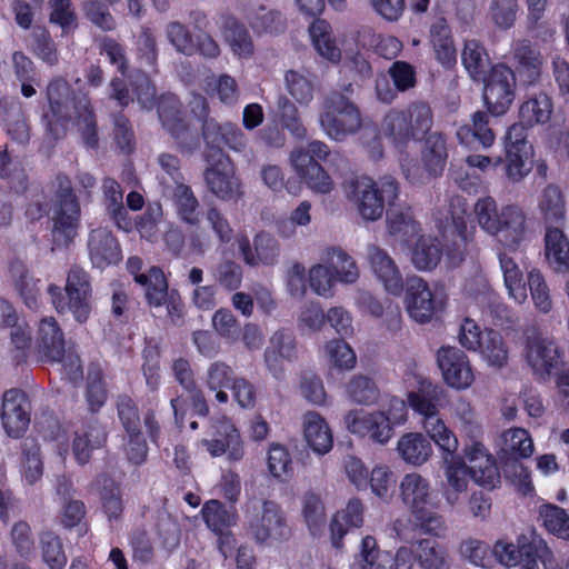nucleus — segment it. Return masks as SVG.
<instances>
[{
  "label": "nucleus",
  "instance_id": "1",
  "mask_svg": "<svg viewBox=\"0 0 569 569\" xmlns=\"http://www.w3.org/2000/svg\"><path fill=\"white\" fill-rule=\"evenodd\" d=\"M49 111L44 118L48 130L59 138L70 126H77L87 144L96 143V121L86 97L76 101L70 96V88L63 79H56L47 89Z\"/></svg>",
  "mask_w": 569,
  "mask_h": 569
},
{
  "label": "nucleus",
  "instance_id": "2",
  "mask_svg": "<svg viewBox=\"0 0 569 569\" xmlns=\"http://www.w3.org/2000/svg\"><path fill=\"white\" fill-rule=\"evenodd\" d=\"M408 406L420 417L426 437L435 443L442 457L456 455L459 441L439 413L438 387L426 378L418 379L417 390L407 393Z\"/></svg>",
  "mask_w": 569,
  "mask_h": 569
},
{
  "label": "nucleus",
  "instance_id": "3",
  "mask_svg": "<svg viewBox=\"0 0 569 569\" xmlns=\"http://www.w3.org/2000/svg\"><path fill=\"white\" fill-rule=\"evenodd\" d=\"M407 402L397 397L377 410L352 409L345 416L346 428L353 435L368 438L375 443L386 445L398 427L408 421Z\"/></svg>",
  "mask_w": 569,
  "mask_h": 569
},
{
  "label": "nucleus",
  "instance_id": "4",
  "mask_svg": "<svg viewBox=\"0 0 569 569\" xmlns=\"http://www.w3.org/2000/svg\"><path fill=\"white\" fill-rule=\"evenodd\" d=\"M432 127V112L428 104L415 102L403 110H391L381 122V134L388 138L400 153L399 162L407 179L413 181L407 167L405 148L410 141L420 140Z\"/></svg>",
  "mask_w": 569,
  "mask_h": 569
},
{
  "label": "nucleus",
  "instance_id": "5",
  "mask_svg": "<svg viewBox=\"0 0 569 569\" xmlns=\"http://www.w3.org/2000/svg\"><path fill=\"white\" fill-rule=\"evenodd\" d=\"M472 212L478 226L505 247L516 249L523 241L527 219L518 204L498 208L492 197H482L475 203Z\"/></svg>",
  "mask_w": 569,
  "mask_h": 569
},
{
  "label": "nucleus",
  "instance_id": "6",
  "mask_svg": "<svg viewBox=\"0 0 569 569\" xmlns=\"http://www.w3.org/2000/svg\"><path fill=\"white\" fill-rule=\"evenodd\" d=\"M399 489L403 505L421 529L426 533L438 535L443 529V520L435 511L438 501L430 481L419 472H409L402 477Z\"/></svg>",
  "mask_w": 569,
  "mask_h": 569
},
{
  "label": "nucleus",
  "instance_id": "7",
  "mask_svg": "<svg viewBox=\"0 0 569 569\" xmlns=\"http://www.w3.org/2000/svg\"><path fill=\"white\" fill-rule=\"evenodd\" d=\"M500 267L509 299L518 305L525 303L528 299V286L531 300L539 312L548 313L552 309L549 287L539 270H530L527 274V282H523L519 266L505 253L500 254Z\"/></svg>",
  "mask_w": 569,
  "mask_h": 569
},
{
  "label": "nucleus",
  "instance_id": "8",
  "mask_svg": "<svg viewBox=\"0 0 569 569\" xmlns=\"http://www.w3.org/2000/svg\"><path fill=\"white\" fill-rule=\"evenodd\" d=\"M347 194L365 220L376 221L382 217L385 204H391L398 198L399 186L390 176L379 181L363 176L350 182Z\"/></svg>",
  "mask_w": 569,
  "mask_h": 569
},
{
  "label": "nucleus",
  "instance_id": "9",
  "mask_svg": "<svg viewBox=\"0 0 569 569\" xmlns=\"http://www.w3.org/2000/svg\"><path fill=\"white\" fill-rule=\"evenodd\" d=\"M319 123L330 139L341 141L361 127V116L352 101L333 92L322 102Z\"/></svg>",
  "mask_w": 569,
  "mask_h": 569
},
{
  "label": "nucleus",
  "instance_id": "10",
  "mask_svg": "<svg viewBox=\"0 0 569 569\" xmlns=\"http://www.w3.org/2000/svg\"><path fill=\"white\" fill-rule=\"evenodd\" d=\"M521 355L539 379H547L561 362L555 340L535 326L523 331Z\"/></svg>",
  "mask_w": 569,
  "mask_h": 569
},
{
  "label": "nucleus",
  "instance_id": "11",
  "mask_svg": "<svg viewBox=\"0 0 569 569\" xmlns=\"http://www.w3.org/2000/svg\"><path fill=\"white\" fill-rule=\"evenodd\" d=\"M64 291L67 300L61 296L58 286L52 284L48 289L56 310L58 312L69 310L79 322L86 321L91 310V287L87 272L78 267L71 268L67 276Z\"/></svg>",
  "mask_w": 569,
  "mask_h": 569
},
{
  "label": "nucleus",
  "instance_id": "12",
  "mask_svg": "<svg viewBox=\"0 0 569 569\" xmlns=\"http://www.w3.org/2000/svg\"><path fill=\"white\" fill-rule=\"evenodd\" d=\"M248 533L258 543L273 546L288 540L291 529L281 507L264 501L260 510L248 517Z\"/></svg>",
  "mask_w": 569,
  "mask_h": 569
},
{
  "label": "nucleus",
  "instance_id": "13",
  "mask_svg": "<svg viewBox=\"0 0 569 569\" xmlns=\"http://www.w3.org/2000/svg\"><path fill=\"white\" fill-rule=\"evenodd\" d=\"M405 308L409 317L418 323H427L445 307V299L432 291L428 282L418 276L406 281Z\"/></svg>",
  "mask_w": 569,
  "mask_h": 569
},
{
  "label": "nucleus",
  "instance_id": "14",
  "mask_svg": "<svg viewBox=\"0 0 569 569\" xmlns=\"http://www.w3.org/2000/svg\"><path fill=\"white\" fill-rule=\"evenodd\" d=\"M467 201L463 197L455 196L448 201L446 211L440 212L438 218L441 228L445 230L452 227L453 231L460 238L452 248L446 251V259L450 267L459 266L467 253L468 241L472 239L473 229L469 230L466 222Z\"/></svg>",
  "mask_w": 569,
  "mask_h": 569
},
{
  "label": "nucleus",
  "instance_id": "15",
  "mask_svg": "<svg viewBox=\"0 0 569 569\" xmlns=\"http://www.w3.org/2000/svg\"><path fill=\"white\" fill-rule=\"evenodd\" d=\"M209 167L204 179L209 190L224 201H237L242 196L241 182L234 174L231 159L217 151L208 157Z\"/></svg>",
  "mask_w": 569,
  "mask_h": 569
},
{
  "label": "nucleus",
  "instance_id": "16",
  "mask_svg": "<svg viewBox=\"0 0 569 569\" xmlns=\"http://www.w3.org/2000/svg\"><path fill=\"white\" fill-rule=\"evenodd\" d=\"M481 80L485 81L483 99L489 112L493 116L506 113L515 99L516 77L512 70L498 64Z\"/></svg>",
  "mask_w": 569,
  "mask_h": 569
},
{
  "label": "nucleus",
  "instance_id": "17",
  "mask_svg": "<svg viewBox=\"0 0 569 569\" xmlns=\"http://www.w3.org/2000/svg\"><path fill=\"white\" fill-rule=\"evenodd\" d=\"M200 446L211 457L226 455L232 462L240 461L246 452L239 429L228 418L216 421L211 427L210 437L202 439Z\"/></svg>",
  "mask_w": 569,
  "mask_h": 569
},
{
  "label": "nucleus",
  "instance_id": "18",
  "mask_svg": "<svg viewBox=\"0 0 569 569\" xmlns=\"http://www.w3.org/2000/svg\"><path fill=\"white\" fill-rule=\"evenodd\" d=\"M437 362L445 383L455 390H466L476 380L469 357L459 348H440L437 352Z\"/></svg>",
  "mask_w": 569,
  "mask_h": 569
},
{
  "label": "nucleus",
  "instance_id": "19",
  "mask_svg": "<svg viewBox=\"0 0 569 569\" xmlns=\"http://www.w3.org/2000/svg\"><path fill=\"white\" fill-rule=\"evenodd\" d=\"M158 113L163 128L182 151H191L198 146V134L181 117L180 103L174 94L161 96L158 103Z\"/></svg>",
  "mask_w": 569,
  "mask_h": 569
},
{
  "label": "nucleus",
  "instance_id": "20",
  "mask_svg": "<svg viewBox=\"0 0 569 569\" xmlns=\"http://www.w3.org/2000/svg\"><path fill=\"white\" fill-rule=\"evenodd\" d=\"M470 478L482 487L493 488L500 479L496 460L479 440L471 438L462 449Z\"/></svg>",
  "mask_w": 569,
  "mask_h": 569
},
{
  "label": "nucleus",
  "instance_id": "21",
  "mask_svg": "<svg viewBox=\"0 0 569 569\" xmlns=\"http://www.w3.org/2000/svg\"><path fill=\"white\" fill-rule=\"evenodd\" d=\"M496 559L506 567H516L523 556L537 555L546 563L547 556H553L545 541L532 533L518 536L517 543L498 540L492 549Z\"/></svg>",
  "mask_w": 569,
  "mask_h": 569
},
{
  "label": "nucleus",
  "instance_id": "22",
  "mask_svg": "<svg viewBox=\"0 0 569 569\" xmlns=\"http://www.w3.org/2000/svg\"><path fill=\"white\" fill-rule=\"evenodd\" d=\"M52 219L54 243L59 247L68 246L77 234L79 222V206L69 188L59 194Z\"/></svg>",
  "mask_w": 569,
  "mask_h": 569
},
{
  "label": "nucleus",
  "instance_id": "23",
  "mask_svg": "<svg viewBox=\"0 0 569 569\" xmlns=\"http://www.w3.org/2000/svg\"><path fill=\"white\" fill-rule=\"evenodd\" d=\"M201 513L207 527L219 535V549L227 558L233 542L228 530L237 523L238 519L236 509L233 507L226 508L219 500L212 499L203 505Z\"/></svg>",
  "mask_w": 569,
  "mask_h": 569
},
{
  "label": "nucleus",
  "instance_id": "24",
  "mask_svg": "<svg viewBox=\"0 0 569 569\" xmlns=\"http://www.w3.org/2000/svg\"><path fill=\"white\" fill-rule=\"evenodd\" d=\"M143 262L139 257H130L127 261V269L134 281L144 288L146 298L149 305L162 306L167 299L168 282L163 271L158 267H150L142 270Z\"/></svg>",
  "mask_w": 569,
  "mask_h": 569
},
{
  "label": "nucleus",
  "instance_id": "25",
  "mask_svg": "<svg viewBox=\"0 0 569 569\" xmlns=\"http://www.w3.org/2000/svg\"><path fill=\"white\" fill-rule=\"evenodd\" d=\"M370 269L386 292L399 297L403 292L402 273L396 261L383 249L372 246L368 250Z\"/></svg>",
  "mask_w": 569,
  "mask_h": 569
},
{
  "label": "nucleus",
  "instance_id": "26",
  "mask_svg": "<svg viewBox=\"0 0 569 569\" xmlns=\"http://www.w3.org/2000/svg\"><path fill=\"white\" fill-rule=\"evenodd\" d=\"M2 425L11 437H20L30 423V402L22 391L12 389L4 393Z\"/></svg>",
  "mask_w": 569,
  "mask_h": 569
},
{
  "label": "nucleus",
  "instance_id": "27",
  "mask_svg": "<svg viewBox=\"0 0 569 569\" xmlns=\"http://www.w3.org/2000/svg\"><path fill=\"white\" fill-rule=\"evenodd\" d=\"M442 468L446 479L442 488L443 498L450 506H456L468 491L470 472L465 459L457 455L442 457Z\"/></svg>",
  "mask_w": 569,
  "mask_h": 569
},
{
  "label": "nucleus",
  "instance_id": "28",
  "mask_svg": "<svg viewBox=\"0 0 569 569\" xmlns=\"http://www.w3.org/2000/svg\"><path fill=\"white\" fill-rule=\"evenodd\" d=\"M296 357V346L292 336L286 331H276L264 351V361L276 379L284 376L286 363Z\"/></svg>",
  "mask_w": 569,
  "mask_h": 569
},
{
  "label": "nucleus",
  "instance_id": "29",
  "mask_svg": "<svg viewBox=\"0 0 569 569\" xmlns=\"http://www.w3.org/2000/svg\"><path fill=\"white\" fill-rule=\"evenodd\" d=\"M396 452L407 465L421 467L433 456V446L421 432L410 431L402 433L397 440Z\"/></svg>",
  "mask_w": 569,
  "mask_h": 569
},
{
  "label": "nucleus",
  "instance_id": "30",
  "mask_svg": "<svg viewBox=\"0 0 569 569\" xmlns=\"http://www.w3.org/2000/svg\"><path fill=\"white\" fill-rule=\"evenodd\" d=\"M88 249L91 262L97 268L104 269L121 260V250L117 239L104 228L91 231Z\"/></svg>",
  "mask_w": 569,
  "mask_h": 569
},
{
  "label": "nucleus",
  "instance_id": "31",
  "mask_svg": "<svg viewBox=\"0 0 569 569\" xmlns=\"http://www.w3.org/2000/svg\"><path fill=\"white\" fill-rule=\"evenodd\" d=\"M34 346L46 360L61 359L64 351V337L53 317H44L38 323Z\"/></svg>",
  "mask_w": 569,
  "mask_h": 569
},
{
  "label": "nucleus",
  "instance_id": "32",
  "mask_svg": "<svg viewBox=\"0 0 569 569\" xmlns=\"http://www.w3.org/2000/svg\"><path fill=\"white\" fill-rule=\"evenodd\" d=\"M238 246L243 260L250 266H272L279 257L278 241L264 232L256 236L253 248H251L247 238L239 239Z\"/></svg>",
  "mask_w": 569,
  "mask_h": 569
},
{
  "label": "nucleus",
  "instance_id": "33",
  "mask_svg": "<svg viewBox=\"0 0 569 569\" xmlns=\"http://www.w3.org/2000/svg\"><path fill=\"white\" fill-rule=\"evenodd\" d=\"M202 131L206 142L213 147L224 143L236 152H242L247 147V137L237 124H219L213 119H204Z\"/></svg>",
  "mask_w": 569,
  "mask_h": 569
},
{
  "label": "nucleus",
  "instance_id": "34",
  "mask_svg": "<svg viewBox=\"0 0 569 569\" xmlns=\"http://www.w3.org/2000/svg\"><path fill=\"white\" fill-rule=\"evenodd\" d=\"M365 506L359 498H352L347 506L337 511L330 523L331 540L335 547H341L343 537L350 529L362 527Z\"/></svg>",
  "mask_w": 569,
  "mask_h": 569
},
{
  "label": "nucleus",
  "instance_id": "35",
  "mask_svg": "<svg viewBox=\"0 0 569 569\" xmlns=\"http://www.w3.org/2000/svg\"><path fill=\"white\" fill-rule=\"evenodd\" d=\"M303 437L308 446L318 455L328 453L333 447V436L328 422L315 411L307 412L302 421Z\"/></svg>",
  "mask_w": 569,
  "mask_h": 569
},
{
  "label": "nucleus",
  "instance_id": "36",
  "mask_svg": "<svg viewBox=\"0 0 569 569\" xmlns=\"http://www.w3.org/2000/svg\"><path fill=\"white\" fill-rule=\"evenodd\" d=\"M458 141L467 147L477 142L482 149L490 148L496 140V134L489 127V118L485 112L473 113L471 124H465L457 130Z\"/></svg>",
  "mask_w": 569,
  "mask_h": 569
},
{
  "label": "nucleus",
  "instance_id": "37",
  "mask_svg": "<svg viewBox=\"0 0 569 569\" xmlns=\"http://www.w3.org/2000/svg\"><path fill=\"white\" fill-rule=\"evenodd\" d=\"M537 207L546 223L560 224L566 219V199L558 186H547L538 197Z\"/></svg>",
  "mask_w": 569,
  "mask_h": 569
},
{
  "label": "nucleus",
  "instance_id": "38",
  "mask_svg": "<svg viewBox=\"0 0 569 569\" xmlns=\"http://www.w3.org/2000/svg\"><path fill=\"white\" fill-rule=\"evenodd\" d=\"M329 156L328 146L321 141H312L305 147H298L290 153V164L296 174L301 179L309 173L312 167H319V160Z\"/></svg>",
  "mask_w": 569,
  "mask_h": 569
},
{
  "label": "nucleus",
  "instance_id": "39",
  "mask_svg": "<svg viewBox=\"0 0 569 569\" xmlns=\"http://www.w3.org/2000/svg\"><path fill=\"white\" fill-rule=\"evenodd\" d=\"M546 257L559 272L569 269V240L559 228H548L545 237Z\"/></svg>",
  "mask_w": 569,
  "mask_h": 569
},
{
  "label": "nucleus",
  "instance_id": "40",
  "mask_svg": "<svg viewBox=\"0 0 569 569\" xmlns=\"http://www.w3.org/2000/svg\"><path fill=\"white\" fill-rule=\"evenodd\" d=\"M447 159L448 149L445 137L438 132L429 134L422 149V162L429 176H440L445 170Z\"/></svg>",
  "mask_w": 569,
  "mask_h": 569
},
{
  "label": "nucleus",
  "instance_id": "41",
  "mask_svg": "<svg viewBox=\"0 0 569 569\" xmlns=\"http://www.w3.org/2000/svg\"><path fill=\"white\" fill-rule=\"evenodd\" d=\"M476 351L491 367L501 368L509 359V349L502 335L493 329L485 330L482 341Z\"/></svg>",
  "mask_w": 569,
  "mask_h": 569
},
{
  "label": "nucleus",
  "instance_id": "42",
  "mask_svg": "<svg viewBox=\"0 0 569 569\" xmlns=\"http://www.w3.org/2000/svg\"><path fill=\"white\" fill-rule=\"evenodd\" d=\"M441 250L439 242L431 236H420L411 249V262L421 271L432 270L439 263Z\"/></svg>",
  "mask_w": 569,
  "mask_h": 569
},
{
  "label": "nucleus",
  "instance_id": "43",
  "mask_svg": "<svg viewBox=\"0 0 569 569\" xmlns=\"http://www.w3.org/2000/svg\"><path fill=\"white\" fill-rule=\"evenodd\" d=\"M553 111L551 98L546 93H538L526 100L519 110L520 119L528 126L546 123Z\"/></svg>",
  "mask_w": 569,
  "mask_h": 569
},
{
  "label": "nucleus",
  "instance_id": "44",
  "mask_svg": "<svg viewBox=\"0 0 569 569\" xmlns=\"http://www.w3.org/2000/svg\"><path fill=\"white\" fill-rule=\"evenodd\" d=\"M389 233L400 242H409L418 236L419 223L415 220L410 209L390 210L387 217Z\"/></svg>",
  "mask_w": 569,
  "mask_h": 569
},
{
  "label": "nucleus",
  "instance_id": "45",
  "mask_svg": "<svg viewBox=\"0 0 569 569\" xmlns=\"http://www.w3.org/2000/svg\"><path fill=\"white\" fill-rule=\"evenodd\" d=\"M223 37L229 43L232 52L239 57H249L253 52V43L243 26L233 17H226L222 20Z\"/></svg>",
  "mask_w": 569,
  "mask_h": 569
},
{
  "label": "nucleus",
  "instance_id": "46",
  "mask_svg": "<svg viewBox=\"0 0 569 569\" xmlns=\"http://www.w3.org/2000/svg\"><path fill=\"white\" fill-rule=\"evenodd\" d=\"M501 450L515 458H529L533 453V440L523 428H510L501 433Z\"/></svg>",
  "mask_w": 569,
  "mask_h": 569
},
{
  "label": "nucleus",
  "instance_id": "47",
  "mask_svg": "<svg viewBox=\"0 0 569 569\" xmlns=\"http://www.w3.org/2000/svg\"><path fill=\"white\" fill-rule=\"evenodd\" d=\"M172 200L177 214L182 221L189 224L199 222V202L189 186L178 183L173 189Z\"/></svg>",
  "mask_w": 569,
  "mask_h": 569
},
{
  "label": "nucleus",
  "instance_id": "48",
  "mask_svg": "<svg viewBox=\"0 0 569 569\" xmlns=\"http://www.w3.org/2000/svg\"><path fill=\"white\" fill-rule=\"evenodd\" d=\"M309 32L313 47L321 57L332 62L340 60L341 52L332 38L330 26L325 20H316Z\"/></svg>",
  "mask_w": 569,
  "mask_h": 569
},
{
  "label": "nucleus",
  "instance_id": "49",
  "mask_svg": "<svg viewBox=\"0 0 569 569\" xmlns=\"http://www.w3.org/2000/svg\"><path fill=\"white\" fill-rule=\"evenodd\" d=\"M309 32L313 47L321 57L332 62L340 60L341 52L332 38L330 26L325 20H316Z\"/></svg>",
  "mask_w": 569,
  "mask_h": 569
},
{
  "label": "nucleus",
  "instance_id": "50",
  "mask_svg": "<svg viewBox=\"0 0 569 569\" xmlns=\"http://www.w3.org/2000/svg\"><path fill=\"white\" fill-rule=\"evenodd\" d=\"M10 276L26 306L37 309L40 297L39 280L29 276L21 263H13L10 267Z\"/></svg>",
  "mask_w": 569,
  "mask_h": 569
},
{
  "label": "nucleus",
  "instance_id": "51",
  "mask_svg": "<svg viewBox=\"0 0 569 569\" xmlns=\"http://www.w3.org/2000/svg\"><path fill=\"white\" fill-rule=\"evenodd\" d=\"M286 89L300 106H308L315 97L317 86L307 73L289 70L284 74Z\"/></svg>",
  "mask_w": 569,
  "mask_h": 569
},
{
  "label": "nucleus",
  "instance_id": "52",
  "mask_svg": "<svg viewBox=\"0 0 569 569\" xmlns=\"http://www.w3.org/2000/svg\"><path fill=\"white\" fill-rule=\"evenodd\" d=\"M326 262L333 271L337 282L350 284L358 280L359 269L356 261L341 249H331L327 252Z\"/></svg>",
  "mask_w": 569,
  "mask_h": 569
},
{
  "label": "nucleus",
  "instance_id": "53",
  "mask_svg": "<svg viewBox=\"0 0 569 569\" xmlns=\"http://www.w3.org/2000/svg\"><path fill=\"white\" fill-rule=\"evenodd\" d=\"M360 560L367 569H397V560L389 551L378 548L372 536H366L360 543Z\"/></svg>",
  "mask_w": 569,
  "mask_h": 569
},
{
  "label": "nucleus",
  "instance_id": "54",
  "mask_svg": "<svg viewBox=\"0 0 569 569\" xmlns=\"http://www.w3.org/2000/svg\"><path fill=\"white\" fill-rule=\"evenodd\" d=\"M244 12L248 23L257 33H273L282 27L280 16L272 10H267L263 4L250 3Z\"/></svg>",
  "mask_w": 569,
  "mask_h": 569
},
{
  "label": "nucleus",
  "instance_id": "55",
  "mask_svg": "<svg viewBox=\"0 0 569 569\" xmlns=\"http://www.w3.org/2000/svg\"><path fill=\"white\" fill-rule=\"evenodd\" d=\"M462 63L475 80H481L490 64L489 56L485 48L476 40H468L462 50Z\"/></svg>",
  "mask_w": 569,
  "mask_h": 569
},
{
  "label": "nucleus",
  "instance_id": "56",
  "mask_svg": "<svg viewBox=\"0 0 569 569\" xmlns=\"http://www.w3.org/2000/svg\"><path fill=\"white\" fill-rule=\"evenodd\" d=\"M430 33L437 60L445 66L455 63L457 54L448 26L438 21L432 24Z\"/></svg>",
  "mask_w": 569,
  "mask_h": 569
},
{
  "label": "nucleus",
  "instance_id": "57",
  "mask_svg": "<svg viewBox=\"0 0 569 569\" xmlns=\"http://www.w3.org/2000/svg\"><path fill=\"white\" fill-rule=\"evenodd\" d=\"M267 467L269 473L274 479L280 481L288 480L293 471L288 449L278 442L271 443L267 452Z\"/></svg>",
  "mask_w": 569,
  "mask_h": 569
},
{
  "label": "nucleus",
  "instance_id": "58",
  "mask_svg": "<svg viewBox=\"0 0 569 569\" xmlns=\"http://www.w3.org/2000/svg\"><path fill=\"white\" fill-rule=\"evenodd\" d=\"M417 560L423 569H449L445 549L436 541L422 539L416 545Z\"/></svg>",
  "mask_w": 569,
  "mask_h": 569
},
{
  "label": "nucleus",
  "instance_id": "59",
  "mask_svg": "<svg viewBox=\"0 0 569 569\" xmlns=\"http://www.w3.org/2000/svg\"><path fill=\"white\" fill-rule=\"evenodd\" d=\"M302 516L311 535H319L326 525V511L318 495L307 492L303 496Z\"/></svg>",
  "mask_w": 569,
  "mask_h": 569
},
{
  "label": "nucleus",
  "instance_id": "60",
  "mask_svg": "<svg viewBox=\"0 0 569 569\" xmlns=\"http://www.w3.org/2000/svg\"><path fill=\"white\" fill-rule=\"evenodd\" d=\"M106 441L104 431L98 427H90L89 430L77 432L73 441V453L80 463H86L90 452L99 448Z\"/></svg>",
  "mask_w": 569,
  "mask_h": 569
},
{
  "label": "nucleus",
  "instance_id": "61",
  "mask_svg": "<svg viewBox=\"0 0 569 569\" xmlns=\"http://www.w3.org/2000/svg\"><path fill=\"white\" fill-rule=\"evenodd\" d=\"M308 281L312 291L323 298H330L335 295L337 283L333 271L326 262L317 263L309 269Z\"/></svg>",
  "mask_w": 569,
  "mask_h": 569
},
{
  "label": "nucleus",
  "instance_id": "62",
  "mask_svg": "<svg viewBox=\"0 0 569 569\" xmlns=\"http://www.w3.org/2000/svg\"><path fill=\"white\" fill-rule=\"evenodd\" d=\"M348 397L360 405H371L377 402L380 392L376 383L366 376H355L347 385Z\"/></svg>",
  "mask_w": 569,
  "mask_h": 569
},
{
  "label": "nucleus",
  "instance_id": "63",
  "mask_svg": "<svg viewBox=\"0 0 569 569\" xmlns=\"http://www.w3.org/2000/svg\"><path fill=\"white\" fill-rule=\"evenodd\" d=\"M540 515L543 526L549 532L560 539L569 540V515L565 509L547 505L541 508Z\"/></svg>",
  "mask_w": 569,
  "mask_h": 569
},
{
  "label": "nucleus",
  "instance_id": "64",
  "mask_svg": "<svg viewBox=\"0 0 569 569\" xmlns=\"http://www.w3.org/2000/svg\"><path fill=\"white\" fill-rule=\"evenodd\" d=\"M40 543L42 559L50 569H62L67 565V556L58 536L44 532L40 537Z\"/></svg>",
  "mask_w": 569,
  "mask_h": 569
}]
</instances>
